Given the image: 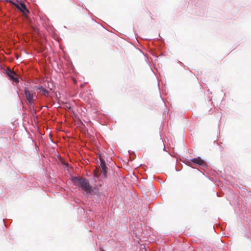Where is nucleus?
<instances>
[{
  "mask_svg": "<svg viewBox=\"0 0 251 251\" xmlns=\"http://www.w3.org/2000/svg\"><path fill=\"white\" fill-rule=\"evenodd\" d=\"M73 181L75 185L81 187L87 193H90L92 191V187L86 178L75 177L73 178Z\"/></svg>",
  "mask_w": 251,
  "mask_h": 251,
  "instance_id": "1",
  "label": "nucleus"
},
{
  "mask_svg": "<svg viewBox=\"0 0 251 251\" xmlns=\"http://www.w3.org/2000/svg\"><path fill=\"white\" fill-rule=\"evenodd\" d=\"M24 94L28 103L29 104H32L34 101V93L25 88L24 91Z\"/></svg>",
  "mask_w": 251,
  "mask_h": 251,
  "instance_id": "2",
  "label": "nucleus"
},
{
  "mask_svg": "<svg viewBox=\"0 0 251 251\" xmlns=\"http://www.w3.org/2000/svg\"><path fill=\"white\" fill-rule=\"evenodd\" d=\"M17 8L21 11L24 14H25L26 12L28 13L29 11L27 9L25 5L23 3H20L16 5Z\"/></svg>",
  "mask_w": 251,
  "mask_h": 251,
  "instance_id": "3",
  "label": "nucleus"
},
{
  "mask_svg": "<svg viewBox=\"0 0 251 251\" xmlns=\"http://www.w3.org/2000/svg\"><path fill=\"white\" fill-rule=\"evenodd\" d=\"M7 74L12 80L14 81L15 82H18V78L14 76L15 75H16V74L14 72L8 69L7 71Z\"/></svg>",
  "mask_w": 251,
  "mask_h": 251,
  "instance_id": "4",
  "label": "nucleus"
},
{
  "mask_svg": "<svg viewBox=\"0 0 251 251\" xmlns=\"http://www.w3.org/2000/svg\"><path fill=\"white\" fill-rule=\"evenodd\" d=\"M190 161L194 164H198L199 165L203 166L205 164V162L203 160H202L200 157L194 158L191 160Z\"/></svg>",
  "mask_w": 251,
  "mask_h": 251,
  "instance_id": "5",
  "label": "nucleus"
},
{
  "mask_svg": "<svg viewBox=\"0 0 251 251\" xmlns=\"http://www.w3.org/2000/svg\"><path fill=\"white\" fill-rule=\"evenodd\" d=\"M37 89L39 90V92L41 93L42 95L45 97H47L48 95V91L42 86H39Z\"/></svg>",
  "mask_w": 251,
  "mask_h": 251,
  "instance_id": "6",
  "label": "nucleus"
},
{
  "mask_svg": "<svg viewBox=\"0 0 251 251\" xmlns=\"http://www.w3.org/2000/svg\"><path fill=\"white\" fill-rule=\"evenodd\" d=\"M100 167L101 168V170H103V169H107V167L106 166L104 160L102 159L101 157L100 158Z\"/></svg>",
  "mask_w": 251,
  "mask_h": 251,
  "instance_id": "7",
  "label": "nucleus"
},
{
  "mask_svg": "<svg viewBox=\"0 0 251 251\" xmlns=\"http://www.w3.org/2000/svg\"><path fill=\"white\" fill-rule=\"evenodd\" d=\"M107 169H103V170H101V173L103 176L104 177H107V172H106Z\"/></svg>",
  "mask_w": 251,
  "mask_h": 251,
  "instance_id": "8",
  "label": "nucleus"
},
{
  "mask_svg": "<svg viewBox=\"0 0 251 251\" xmlns=\"http://www.w3.org/2000/svg\"><path fill=\"white\" fill-rule=\"evenodd\" d=\"M94 176L95 177H98L99 176V175H98V174L97 173V172L96 171L94 172Z\"/></svg>",
  "mask_w": 251,
  "mask_h": 251,
  "instance_id": "9",
  "label": "nucleus"
},
{
  "mask_svg": "<svg viewBox=\"0 0 251 251\" xmlns=\"http://www.w3.org/2000/svg\"><path fill=\"white\" fill-rule=\"evenodd\" d=\"M101 251H104L103 250H101Z\"/></svg>",
  "mask_w": 251,
  "mask_h": 251,
  "instance_id": "10",
  "label": "nucleus"
}]
</instances>
